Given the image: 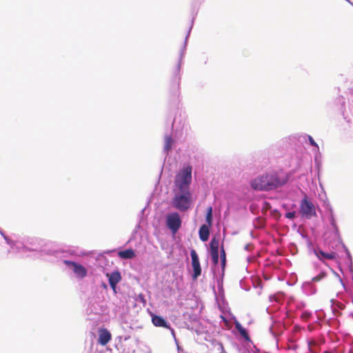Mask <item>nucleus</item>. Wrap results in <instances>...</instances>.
Listing matches in <instances>:
<instances>
[{
  "instance_id": "1",
  "label": "nucleus",
  "mask_w": 353,
  "mask_h": 353,
  "mask_svg": "<svg viewBox=\"0 0 353 353\" xmlns=\"http://www.w3.org/2000/svg\"><path fill=\"white\" fill-rule=\"evenodd\" d=\"M287 181L285 178L281 177L277 172H272L261 175L250 183L252 189L259 191H268L282 186Z\"/></svg>"
},
{
  "instance_id": "2",
  "label": "nucleus",
  "mask_w": 353,
  "mask_h": 353,
  "mask_svg": "<svg viewBox=\"0 0 353 353\" xmlns=\"http://www.w3.org/2000/svg\"><path fill=\"white\" fill-rule=\"evenodd\" d=\"M181 194H176L173 199V206L181 212L189 209L191 203V194L189 190L180 191Z\"/></svg>"
},
{
  "instance_id": "3",
  "label": "nucleus",
  "mask_w": 353,
  "mask_h": 353,
  "mask_svg": "<svg viewBox=\"0 0 353 353\" xmlns=\"http://www.w3.org/2000/svg\"><path fill=\"white\" fill-rule=\"evenodd\" d=\"M192 181V168L188 166L179 173L175 180L176 186L180 191L189 190V185Z\"/></svg>"
},
{
  "instance_id": "4",
  "label": "nucleus",
  "mask_w": 353,
  "mask_h": 353,
  "mask_svg": "<svg viewBox=\"0 0 353 353\" xmlns=\"http://www.w3.org/2000/svg\"><path fill=\"white\" fill-rule=\"evenodd\" d=\"M300 213L307 219L316 216L314 204L308 199L307 196L301 201L300 204Z\"/></svg>"
},
{
  "instance_id": "5",
  "label": "nucleus",
  "mask_w": 353,
  "mask_h": 353,
  "mask_svg": "<svg viewBox=\"0 0 353 353\" xmlns=\"http://www.w3.org/2000/svg\"><path fill=\"white\" fill-rule=\"evenodd\" d=\"M166 224L173 233H176L181 226L179 214L177 212L169 214L166 218Z\"/></svg>"
},
{
  "instance_id": "6",
  "label": "nucleus",
  "mask_w": 353,
  "mask_h": 353,
  "mask_svg": "<svg viewBox=\"0 0 353 353\" xmlns=\"http://www.w3.org/2000/svg\"><path fill=\"white\" fill-rule=\"evenodd\" d=\"M190 255L192 258V266L194 271L192 278L193 279H196L201 274V268L199 256L194 250H191Z\"/></svg>"
},
{
  "instance_id": "7",
  "label": "nucleus",
  "mask_w": 353,
  "mask_h": 353,
  "mask_svg": "<svg viewBox=\"0 0 353 353\" xmlns=\"http://www.w3.org/2000/svg\"><path fill=\"white\" fill-rule=\"evenodd\" d=\"M65 263L72 267L73 272L78 277L83 279L87 276V270L82 265L70 261H65Z\"/></svg>"
},
{
  "instance_id": "8",
  "label": "nucleus",
  "mask_w": 353,
  "mask_h": 353,
  "mask_svg": "<svg viewBox=\"0 0 353 353\" xmlns=\"http://www.w3.org/2000/svg\"><path fill=\"white\" fill-rule=\"evenodd\" d=\"M112 339L110 332L106 328H100L99 330L98 343L104 346L106 345Z\"/></svg>"
},
{
  "instance_id": "9",
  "label": "nucleus",
  "mask_w": 353,
  "mask_h": 353,
  "mask_svg": "<svg viewBox=\"0 0 353 353\" xmlns=\"http://www.w3.org/2000/svg\"><path fill=\"white\" fill-rule=\"evenodd\" d=\"M106 276L108 277V281L110 287L113 290H115L117 285L121 280V273L119 271H115L112 273H107Z\"/></svg>"
},
{
  "instance_id": "10",
  "label": "nucleus",
  "mask_w": 353,
  "mask_h": 353,
  "mask_svg": "<svg viewBox=\"0 0 353 353\" xmlns=\"http://www.w3.org/2000/svg\"><path fill=\"white\" fill-rule=\"evenodd\" d=\"M179 68L177 67L173 72L172 79L170 81V89L173 92H177L179 90Z\"/></svg>"
},
{
  "instance_id": "11",
  "label": "nucleus",
  "mask_w": 353,
  "mask_h": 353,
  "mask_svg": "<svg viewBox=\"0 0 353 353\" xmlns=\"http://www.w3.org/2000/svg\"><path fill=\"white\" fill-rule=\"evenodd\" d=\"M152 322L157 327L171 329L170 324L163 317L160 316L154 315L152 317Z\"/></svg>"
},
{
  "instance_id": "12",
  "label": "nucleus",
  "mask_w": 353,
  "mask_h": 353,
  "mask_svg": "<svg viewBox=\"0 0 353 353\" xmlns=\"http://www.w3.org/2000/svg\"><path fill=\"white\" fill-rule=\"evenodd\" d=\"M316 256L321 261L325 259L333 260L336 257V254L334 252H325L323 250H318L315 251Z\"/></svg>"
},
{
  "instance_id": "13",
  "label": "nucleus",
  "mask_w": 353,
  "mask_h": 353,
  "mask_svg": "<svg viewBox=\"0 0 353 353\" xmlns=\"http://www.w3.org/2000/svg\"><path fill=\"white\" fill-rule=\"evenodd\" d=\"M209 225H203L199 229V238L202 241H206L209 239L210 236V230Z\"/></svg>"
},
{
  "instance_id": "14",
  "label": "nucleus",
  "mask_w": 353,
  "mask_h": 353,
  "mask_svg": "<svg viewBox=\"0 0 353 353\" xmlns=\"http://www.w3.org/2000/svg\"><path fill=\"white\" fill-rule=\"evenodd\" d=\"M235 328L238 330V332L240 333L241 336L245 340V341H250V338L248 334V331L245 328H244L241 324L239 321H235L234 323Z\"/></svg>"
},
{
  "instance_id": "15",
  "label": "nucleus",
  "mask_w": 353,
  "mask_h": 353,
  "mask_svg": "<svg viewBox=\"0 0 353 353\" xmlns=\"http://www.w3.org/2000/svg\"><path fill=\"white\" fill-rule=\"evenodd\" d=\"M118 255L121 259H133L134 257H135V252L132 249H128L125 250L120 251L118 253Z\"/></svg>"
},
{
  "instance_id": "16",
  "label": "nucleus",
  "mask_w": 353,
  "mask_h": 353,
  "mask_svg": "<svg viewBox=\"0 0 353 353\" xmlns=\"http://www.w3.org/2000/svg\"><path fill=\"white\" fill-rule=\"evenodd\" d=\"M219 241L214 237L210 242V253L219 252Z\"/></svg>"
},
{
  "instance_id": "17",
  "label": "nucleus",
  "mask_w": 353,
  "mask_h": 353,
  "mask_svg": "<svg viewBox=\"0 0 353 353\" xmlns=\"http://www.w3.org/2000/svg\"><path fill=\"white\" fill-rule=\"evenodd\" d=\"M173 144V139L171 136H166L165 137L164 150L168 152L171 150Z\"/></svg>"
},
{
  "instance_id": "18",
  "label": "nucleus",
  "mask_w": 353,
  "mask_h": 353,
  "mask_svg": "<svg viewBox=\"0 0 353 353\" xmlns=\"http://www.w3.org/2000/svg\"><path fill=\"white\" fill-rule=\"evenodd\" d=\"M330 223H331V225L333 227V229L334 230L335 236L337 238H339V236H340L339 230V228H338V227L336 225V221H335V219L333 216V215H331V216H330Z\"/></svg>"
},
{
  "instance_id": "19",
  "label": "nucleus",
  "mask_w": 353,
  "mask_h": 353,
  "mask_svg": "<svg viewBox=\"0 0 353 353\" xmlns=\"http://www.w3.org/2000/svg\"><path fill=\"white\" fill-rule=\"evenodd\" d=\"M221 261L223 270H224L226 264V254L223 247H221Z\"/></svg>"
},
{
  "instance_id": "20",
  "label": "nucleus",
  "mask_w": 353,
  "mask_h": 353,
  "mask_svg": "<svg viewBox=\"0 0 353 353\" xmlns=\"http://www.w3.org/2000/svg\"><path fill=\"white\" fill-rule=\"evenodd\" d=\"M212 221V207L208 208V212L206 214V221L209 226H211Z\"/></svg>"
},
{
  "instance_id": "21",
  "label": "nucleus",
  "mask_w": 353,
  "mask_h": 353,
  "mask_svg": "<svg viewBox=\"0 0 353 353\" xmlns=\"http://www.w3.org/2000/svg\"><path fill=\"white\" fill-rule=\"evenodd\" d=\"M212 263L217 265L219 263V252L210 253Z\"/></svg>"
},
{
  "instance_id": "22",
  "label": "nucleus",
  "mask_w": 353,
  "mask_h": 353,
  "mask_svg": "<svg viewBox=\"0 0 353 353\" xmlns=\"http://www.w3.org/2000/svg\"><path fill=\"white\" fill-rule=\"evenodd\" d=\"M326 276V274L325 272H321L317 276L312 278V281L314 282H318L321 281L322 279H323Z\"/></svg>"
},
{
  "instance_id": "23",
  "label": "nucleus",
  "mask_w": 353,
  "mask_h": 353,
  "mask_svg": "<svg viewBox=\"0 0 353 353\" xmlns=\"http://www.w3.org/2000/svg\"><path fill=\"white\" fill-rule=\"evenodd\" d=\"M311 316V314L308 312H304L301 314V318L305 321H307Z\"/></svg>"
},
{
  "instance_id": "24",
  "label": "nucleus",
  "mask_w": 353,
  "mask_h": 353,
  "mask_svg": "<svg viewBox=\"0 0 353 353\" xmlns=\"http://www.w3.org/2000/svg\"><path fill=\"white\" fill-rule=\"evenodd\" d=\"M285 217L290 219H292L295 217V212H289L285 214Z\"/></svg>"
},
{
  "instance_id": "25",
  "label": "nucleus",
  "mask_w": 353,
  "mask_h": 353,
  "mask_svg": "<svg viewBox=\"0 0 353 353\" xmlns=\"http://www.w3.org/2000/svg\"><path fill=\"white\" fill-rule=\"evenodd\" d=\"M308 139L312 145L318 147L317 143L314 141V140L312 139V137L311 136H309Z\"/></svg>"
}]
</instances>
